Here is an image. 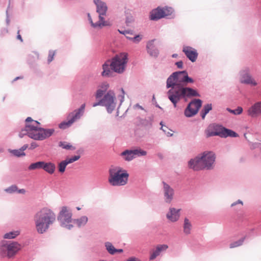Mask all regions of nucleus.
I'll list each match as a JSON object with an SVG mask.
<instances>
[{
	"instance_id": "nucleus-26",
	"label": "nucleus",
	"mask_w": 261,
	"mask_h": 261,
	"mask_svg": "<svg viewBox=\"0 0 261 261\" xmlns=\"http://www.w3.org/2000/svg\"><path fill=\"white\" fill-rule=\"evenodd\" d=\"M102 70L103 71L101 72L102 76L109 77L112 75L113 71L111 69L110 61H106L102 65Z\"/></svg>"
},
{
	"instance_id": "nucleus-14",
	"label": "nucleus",
	"mask_w": 261,
	"mask_h": 261,
	"mask_svg": "<svg viewBox=\"0 0 261 261\" xmlns=\"http://www.w3.org/2000/svg\"><path fill=\"white\" fill-rule=\"evenodd\" d=\"M172 9L171 8H160L153 10L150 13V19L151 20H158L166 16L169 15L172 13Z\"/></svg>"
},
{
	"instance_id": "nucleus-8",
	"label": "nucleus",
	"mask_w": 261,
	"mask_h": 261,
	"mask_svg": "<svg viewBox=\"0 0 261 261\" xmlns=\"http://www.w3.org/2000/svg\"><path fill=\"white\" fill-rule=\"evenodd\" d=\"M110 62L111 69L114 72L122 73L126 68L127 63V55L125 53L117 55L111 59Z\"/></svg>"
},
{
	"instance_id": "nucleus-40",
	"label": "nucleus",
	"mask_w": 261,
	"mask_h": 261,
	"mask_svg": "<svg viewBox=\"0 0 261 261\" xmlns=\"http://www.w3.org/2000/svg\"><path fill=\"white\" fill-rule=\"evenodd\" d=\"M18 190L17 187L15 185H12L11 187L6 189L5 191L8 193H12L16 192Z\"/></svg>"
},
{
	"instance_id": "nucleus-46",
	"label": "nucleus",
	"mask_w": 261,
	"mask_h": 261,
	"mask_svg": "<svg viewBox=\"0 0 261 261\" xmlns=\"http://www.w3.org/2000/svg\"><path fill=\"white\" fill-rule=\"evenodd\" d=\"M97 106H102V100H100L98 102H95L94 103H93L92 105V106L93 107H95Z\"/></svg>"
},
{
	"instance_id": "nucleus-24",
	"label": "nucleus",
	"mask_w": 261,
	"mask_h": 261,
	"mask_svg": "<svg viewBox=\"0 0 261 261\" xmlns=\"http://www.w3.org/2000/svg\"><path fill=\"white\" fill-rule=\"evenodd\" d=\"M154 40H152L147 43V50L150 56L153 57H157L159 55V50L154 44Z\"/></svg>"
},
{
	"instance_id": "nucleus-21",
	"label": "nucleus",
	"mask_w": 261,
	"mask_h": 261,
	"mask_svg": "<svg viewBox=\"0 0 261 261\" xmlns=\"http://www.w3.org/2000/svg\"><path fill=\"white\" fill-rule=\"evenodd\" d=\"M165 199L166 202L170 203L174 194V190L168 184L163 182Z\"/></svg>"
},
{
	"instance_id": "nucleus-10",
	"label": "nucleus",
	"mask_w": 261,
	"mask_h": 261,
	"mask_svg": "<svg viewBox=\"0 0 261 261\" xmlns=\"http://www.w3.org/2000/svg\"><path fill=\"white\" fill-rule=\"evenodd\" d=\"M72 213L70 208L67 206H62L58 214V220L62 226L70 229L72 227L70 224L72 222Z\"/></svg>"
},
{
	"instance_id": "nucleus-37",
	"label": "nucleus",
	"mask_w": 261,
	"mask_h": 261,
	"mask_svg": "<svg viewBox=\"0 0 261 261\" xmlns=\"http://www.w3.org/2000/svg\"><path fill=\"white\" fill-rule=\"evenodd\" d=\"M10 152L14 155L19 157L21 156H24L25 153L20 149L18 150H12L10 151Z\"/></svg>"
},
{
	"instance_id": "nucleus-47",
	"label": "nucleus",
	"mask_w": 261,
	"mask_h": 261,
	"mask_svg": "<svg viewBox=\"0 0 261 261\" xmlns=\"http://www.w3.org/2000/svg\"><path fill=\"white\" fill-rule=\"evenodd\" d=\"M127 261H141V260L136 257H130V258H128L127 259Z\"/></svg>"
},
{
	"instance_id": "nucleus-39",
	"label": "nucleus",
	"mask_w": 261,
	"mask_h": 261,
	"mask_svg": "<svg viewBox=\"0 0 261 261\" xmlns=\"http://www.w3.org/2000/svg\"><path fill=\"white\" fill-rule=\"evenodd\" d=\"M119 31L121 34H124L127 38L130 40L132 39L133 37L134 36L133 33L129 31H120L119 30Z\"/></svg>"
},
{
	"instance_id": "nucleus-50",
	"label": "nucleus",
	"mask_w": 261,
	"mask_h": 261,
	"mask_svg": "<svg viewBox=\"0 0 261 261\" xmlns=\"http://www.w3.org/2000/svg\"><path fill=\"white\" fill-rule=\"evenodd\" d=\"M237 203H240L242 205L243 204L242 201L240 200H239L237 202H234V203H232L231 205V206H233L236 205Z\"/></svg>"
},
{
	"instance_id": "nucleus-4",
	"label": "nucleus",
	"mask_w": 261,
	"mask_h": 261,
	"mask_svg": "<svg viewBox=\"0 0 261 261\" xmlns=\"http://www.w3.org/2000/svg\"><path fill=\"white\" fill-rule=\"evenodd\" d=\"M96 6V12L99 14L98 20L93 21L91 16L88 14V18L91 25L94 28L101 29L104 27L110 26L111 23L109 20H106L103 17L106 15L108 7L106 4L101 0H94Z\"/></svg>"
},
{
	"instance_id": "nucleus-7",
	"label": "nucleus",
	"mask_w": 261,
	"mask_h": 261,
	"mask_svg": "<svg viewBox=\"0 0 261 261\" xmlns=\"http://www.w3.org/2000/svg\"><path fill=\"white\" fill-rule=\"evenodd\" d=\"M21 245L17 242H3L0 245V254L3 257H13L21 249Z\"/></svg>"
},
{
	"instance_id": "nucleus-51",
	"label": "nucleus",
	"mask_w": 261,
	"mask_h": 261,
	"mask_svg": "<svg viewBox=\"0 0 261 261\" xmlns=\"http://www.w3.org/2000/svg\"><path fill=\"white\" fill-rule=\"evenodd\" d=\"M18 193H21V194H24L25 193V190L23 189H20L17 191Z\"/></svg>"
},
{
	"instance_id": "nucleus-25",
	"label": "nucleus",
	"mask_w": 261,
	"mask_h": 261,
	"mask_svg": "<svg viewBox=\"0 0 261 261\" xmlns=\"http://www.w3.org/2000/svg\"><path fill=\"white\" fill-rule=\"evenodd\" d=\"M180 210V209L176 210L175 208H170L169 213L167 214V218L172 222L177 221L180 216L179 214Z\"/></svg>"
},
{
	"instance_id": "nucleus-28",
	"label": "nucleus",
	"mask_w": 261,
	"mask_h": 261,
	"mask_svg": "<svg viewBox=\"0 0 261 261\" xmlns=\"http://www.w3.org/2000/svg\"><path fill=\"white\" fill-rule=\"evenodd\" d=\"M184 232L188 235L191 233V231L192 228V225L191 223L190 222V220L186 218L184 220Z\"/></svg>"
},
{
	"instance_id": "nucleus-18",
	"label": "nucleus",
	"mask_w": 261,
	"mask_h": 261,
	"mask_svg": "<svg viewBox=\"0 0 261 261\" xmlns=\"http://www.w3.org/2000/svg\"><path fill=\"white\" fill-rule=\"evenodd\" d=\"M182 51L192 62H194L196 61L198 54L196 49L191 46L185 45L182 47Z\"/></svg>"
},
{
	"instance_id": "nucleus-6",
	"label": "nucleus",
	"mask_w": 261,
	"mask_h": 261,
	"mask_svg": "<svg viewBox=\"0 0 261 261\" xmlns=\"http://www.w3.org/2000/svg\"><path fill=\"white\" fill-rule=\"evenodd\" d=\"M109 182L113 186H124L126 184L129 176L127 171L120 167L110 169Z\"/></svg>"
},
{
	"instance_id": "nucleus-3",
	"label": "nucleus",
	"mask_w": 261,
	"mask_h": 261,
	"mask_svg": "<svg viewBox=\"0 0 261 261\" xmlns=\"http://www.w3.org/2000/svg\"><path fill=\"white\" fill-rule=\"evenodd\" d=\"M167 95L168 98L172 102L175 108L176 107L177 103L182 98L199 96V94L195 90L185 87H181L177 89H171L167 92Z\"/></svg>"
},
{
	"instance_id": "nucleus-20",
	"label": "nucleus",
	"mask_w": 261,
	"mask_h": 261,
	"mask_svg": "<svg viewBox=\"0 0 261 261\" xmlns=\"http://www.w3.org/2000/svg\"><path fill=\"white\" fill-rule=\"evenodd\" d=\"M80 158V155H74L71 158L66 159L65 160L62 161L59 164V171L61 173L64 172L66 166L72 163Z\"/></svg>"
},
{
	"instance_id": "nucleus-42",
	"label": "nucleus",
	"mask_w": 261,
	"mask_h": 261,
	"mask_svg": "<svg viewBox=\"0 0 261 261\" xmlns=\"http://www.w3.org/2000/svg\"><path fill=\"white\" fill-rule=\"evenodd\" d=\"M60 146H61L63 148L66 149H75L74 147L69 145V144H67L65 142H61Z\"/></svg>"
},
{
	"instance_id": "nucleus-9",
	"label": "nucleus",
	"mask_w": 261,
	"mask_h": 261,
	"mask_svg": "<svg viewBox=\"0 0 261 261\" xmlns=\"http://www.w3.org/2000/svg\"><path fill=\"white\" fill-rule=\"evenodd\" d=\"M85 106L86 105L84 103L82 105L79 109L69 113L67 116V121L61 122L59 124V128L63 129H66L70 127L75 121L79 119L84 113Z\"/></svg>"
},
{
	"instance_id": "nucleus-16",
	"label": "nucleus",
	"mask_w": 261,
	"mask_h": 261,
	"mask_svg": "<svg viewBox=\"0 0 261 261\" xmlns=\"http://www.w3.org/2000/svg\"><path fill=\"white\" fill-rule=\"evenodd\" d=\"M146 154L145 151L141 149L126 150L122 152L121 155L123 156L125 160L129 161L137 156H143Z\"/></svg>"
},
{
	"instance_id": "nucleus-11",
	"label": "nucleus",
	"mask_w": 261,
	"mask_h": 261,
	"mask_svg": "<svg viewBox=\"0 0 261 261\" xmlns=\"http://www.w3.org/2000/svg\"><path fill=\"white\" fill-rule=\"evenodd\" d=\"M101 100L102 106L106 107L108 113H112L116 107L115 96L114 92L109 91Z\"/></svg>"
},
{
	"instance_id": "nucleus-27",
	"label": "nucleus",
	"mask_w": 261,
	"mask_h": 261,
	"mask_svg": "<svg viewBox=\"0 0 261 261\" xmlns=\"http://www.w3.org/2000/svg\"><path fill=\"white\" fill-rule=\"evenodd\" d=\"M109 88V85L107 82L102 83L98 87L95 94L96 98H100L104 94V93Z\"/></svg>"
},
{
	"instance_id": "nucleus-2",
	"label": "nucleus",
	"mask_w": 261,
	"mask_h": 261,
	"mask_svg": "<svg viewBox=\"0 0 261 261\" xmlns=\"http://www.w3.org/2000/svg\"><path fill=\"white\" fill-rule=\"evenodd\" d=\"M55 213L48 207H43L34 216V221L37 232L43 234L46 232L50 226L56 221Z\"/></svg>"
},
{
	"instance_id": "nucleus-31",
	"label": "nucleus",
	"mask_w": 261,
	"mask_h": 261,
	"mask_svg": "<svg viewBox=\"0 0 261 261\" xmlns=\"http://www.w3.org/2000/svg\"><path fill=\"white\" fill-rule=\"evenodd\" d=\"M20 231L19 230H15L10 231L5 233L4 236V238L6 239H13L19 236Z\"/></svg>"
},
{
	"instance_id": "nucleus-45",
	"label": "nucleus",
	"mask_w": 261,
	"mask_h": 261,
	"mask_svg": "<svg viewBox=\"0 0 261 261\" xmlns=\"http://www.w3.org/2000/svg\"><path fill=\"white\" fill-rule=\"evenodd\" d=\"M175 65L177 66V67L178 68H182L183 67V63L181 61H179V62H177L176 63H175Z\"/></svg>"
},
{
	"instance_id": "nucleus-12",
	"label": "nucleus",
	"mask_w": 261,
	"mask_h": 261,
	"mask_svg": "<svg viewBox=\"0 0 261 261\" xmlns=\"http://www.w3.org/2000/svg\"><path fill=\"white\" fill-rule=\"evenodd\" d=\"M204 169H211L214 163L215 156L212 152H204L200 155Z\"/></svg>"
},
{
	"instance_id": "nucleus-29",
	"label": "nucleus",
	"mask_w": 261,
	"mask_h": 261,
	"mask_svg": "<svg viewBox=\"0 0 261 261\" xmlns=\"http://www.w3.org/2000/svg\"><path fill=\"white\" fill-rule=\"evenodd\" d=\"M88 220V217L86 216H82L80 219H75L73 221V223L76 224L78 227L84 226L87 223Z\"/></svg>"
},
{
	"instance_id": "nucleus-1",
	"label": "nucleus",
	"mask_w": 261,
	"mask_h": 261,
	"mask_svg": "<svg viewBox=\"0 0 261 261\" xmlns=\"http://www.w3.org/2000/svg\"><path fill=\"white\" fill-rule=\"evenodd\" d=\"M25 127L21 129L19 136L27 135L29 137L37 140H43L51 136L55 132L54 129H44L39 127L40 123L32 119L31 117H28L25 120Z\"/></svg>"
},
{
	"instance_id": "nucleus-33",
	"label": "nucleus",
	"mask_w": 261,
	"mask_h": 261,
	"mask_svg": "<svg viewBox=\"0 0 261 261\" xmlns=\"http://www.w3.org/2000/svg\"><path fill=\"white\" fill-rule=\"evenodd\" d=\"M105 246L108 252L111 254H114L116 253V248L110 242H106Z\"/></svg>"
},
{
	"instance_id": "nucleus-13",
	"label": "nucleus",
	"mask_w": 261,
	"mask_h": 261,
	"mask_svg": "<svg viewBox=\"0 0 261 261\" xmlns=\"http://www.w3.org/2000/svg\"><path fill=\"white\" fill-rule=\"evenodd\" d=\"M202 101L200 99H195L188 105L185 111V115L188 117L196 114L201 106Z\"/></svg>"
},
{
	"instance_id": "nucleus-53",
	"label": "nucleus",
	"mask_w": 261,
	"mask_h": 261,
	"mask_svg": "<svg viewBox=\"0 0 261 261\" xmlns=\"http://www.w3.org/2000/svg\"><path fill=\"white\" fill-rule=\"evenodd\" d=\"M123 252V250L121 249H116V253H121Z\"/></svg>"
},
{
	"instance_id": "nucleus-49",
	"label": "nucleus",
	"mask_w": 261,
	"mask_h": 261,
	"mask_svg": "<svg viewBox=\"0 0 261 261\" xmlns=\"http://www.w3.org/2000/svg\"><path fill=\"white\" fill-rule=\"evenodd\" d=\"M17 38L18 39H19L21 42L23 41L21 35L19 34V31H18V32H17Z\"/></svg>"
},
{
	"instance_id": "nucleus-30",
	"label": "nucleus",
	"mask_w": 261,
	"mask_h": 261,
	"mask_svg": "<svg viewBox=\"0 0 261 261\" xmlns=\"http://www.w3.org/2000/svg\"><path fill=\"white\" fill-rule=\"evenodd\" d=\"M42 168L45 170L46 172H48L49 173L51 174L54 173L55 171V166L54 164L51 163H45L43 162V165H42Z\"/></svg>"
},
{
	"instance_id": "nucleus-54",
	"label": "nucleus",
	"mask_w": 261,
	"mask_h": 261,
	"mask_svg": "<svg viewBox=\"0 0 261 261\" xmlns=\"http://www.w3.org/2000/svg\"><path fill=\"white\" fill-rule=\"evenodd\" d=\"M177 56H178V55L176 54H173L172 56V57L173 58H176Z\"/></svg>"
},
{
	"instance_id": "nucleus-43",
	"label": "nucleus",
	"mask_w": 261,
	"mask_h": 261,
	"mask_svg": "<svg viewBox=\"0 0 261 261\" xmlns=\"http://www.w3.org/2000/svg\"><path fill=\"white\" fill-rule=\"evenodd\" d=\"M141 39L142 38L140 35H134V37H133L132 40L134 43H138L140 41Z\"/></svg>"
},
{
	"instance_id": "nucleus-34",
	"label": "nucleus",
	"mask_w": 261,
	"mask_h": 261,
	"mask_svg": "<svg viewBox=\"0 0 261 261\" xmlns=\"http://www.w3.org/2000/svg\"><path fill=\"white\" fill-rule=\"evenodd\" d=\"M42 165H43V162H38L31 164L29 167V169L32 170L36 169H40L42 168Z\"/></svg>"
},
{
	"instance_id": "nucleus-19",
	"label": "nucleus",
	"mask_w": 261,
	"mask_h": 261,
	"mask_svg": "<svg viewBox=\"0 0 261 261\" xmlns=\"http://www.w3.org/2000/svg\"><path fill=\"white\" fill-rule=\"evenodd\" d=\"M188 167L189 168L195 171H199L204 169L200 155L194 159H191L188 162Z\"/></svg>"
},
{
	"instance_id": "nucleus-57",
	"label": "nucleus",
	"mask_w": 261,
	"mask_h": 261,
	"mask_svg": "<svg viewBox=\"0 0 261 261\" xmlns=\"http://www.w3.org/2000/svg\"><path fill=\"white\" fill-rule=\"evenodd\" d=\"M77 209L78 210H80L81 208H80V207H77Z\"/></svg>"
},
{
	"instance_id": "nucleus-15",
	"label": "nucleus",
	"mask_w": 261,
	"mask_h": 261,
	"mask_svg": "<svg viewBox=\"0 0 261 261\" xmlns=\"http://www.w3.org/2000/svg\"><path fill=\"white\" fill-rule=\"evenodd\" d=\"M225 128L221 125L213 124L208 126L205 132L207 137L219 136L223 137Z\"/></svg>"
},
{
	"instance_id": "nucleus-55",
	"label": "nucleus",
	"mask_w": 261,
	"mask_h": 261,
	"mask_svg": "<svg viewBox=\"0 0 261 261\" xmlns=\"http://www.w3.org/2000/svg\"><path fill=\"white\" fill-rule=\"evenodd\" d=\"M138 107H139L140 109H143V108H142V107L141 106H138Z\"/></svg>"
},
{
	"instance_id": "nucleus-36",
	"label": "nucleus",
	"mask_w": 261,
	"mask_h": 261,
	"mask_svg": "<svg viewBox=\"0 0 261 261\" xmlns=\"http://www.w3.org/2000/svg\"><path fill=\"white\" fill-rule=\"evenodd\" d=\"M227 110L228 112L234 115H240L243 112V108L241 107H238L235 110H231L230 109H227Z\"/></svg>"
},
{
	"instance_id": "nucleus-52",
	"label": "nucleus",
	"mask_w": 261,
	"mask_h": 261,
	"mask_svg": "<svg viewBox=\"0 0 261 261\" xmlns=\"http://www.w3.org/2000/svg\"><path fill=\"white\" fill-rule=\"evenodd\" d=\"M28 145L25 144V145H24L21 148H20V150H22L23 152L24 150H25L27 148H28Z\"/></svg>"
},
{
	"instance_id": "nucleus-22",
	"label": "nucleus",
	"mask_w": 261,
	"mask_h": 261,
	"mask_svg": "<svg viewBox=\"0 0 261 261\" xmlns=\"http://www.w3.org/2000/svg\"><path fill=\"white\" fill-rule=\"evenodd\" d=\"M240 82L242 83L250 84L252 86H256L257 83L252 76L246 72H243L241 73Z\"/></svg>"
},
{
	"instance_id": "nucleus-48",
	"label": "nucleus",
	"mask_w": 261,
	"mask_h": 261,
	"mask_svg": "<svg viewBox=\"0 0 261 261\" xmlns=\"http://www.w3.org/2000/svg\"><path fill=\"white\" fill-rule=\"evenodd\" d=\"M38 145L36 144V143H31V146H30V149H35L36 147H37Z\"/></svg>"
},
{
	"instance_id": "nucleus-38",
	"label": "nucleus",
	"mask_w": 261,
	"mask_h": 261,
	"mask_svg": "<svg viewBox=\"0 0 261 261\" xmlns=\"http://www.w3.org/2000/svg\"><path fill=\"white\" fill-rule=\"evenodd\" d=\"M244 241V239L239 240L237 241L234 242L230 244V248H233L239 247L242 245Z\"/></svg>"
},
{
	"instance_id": "nucleus-17",
	"label": "nucleus",
	"mask_w": 261,
	"mask_h": 261,
	"mask_svg": "<svg viewBox=\"0 0 261 261\" xmlns=\"http://www.w3.org/2000/svg\"><path fill=\"white\" fill-rule=\"evenodd\" d=\"M247 114L251 118L261 116V101L255 102L247 111Z\"/></svg>"
},
{
	"instance_id": "nucleus-32",
	"label": "nucleus",
	"mask_w": 261,
	"mask_h": 261,
	"mask_svg": "<svg viewBox=\"0 0 261 261\" xmlns=\"http://www.w3.org/2000/svg\"><path fill=\"white\" fill-rule=\"evenodd\" d=\"M212 110V105L207 104L203 107V110L201 112V116L203 119H204L206 115Z\"/></svg>"
},
{
	"instance_id": "nucleus-44",
	"label": "nucleus",
	"mask_w": 261,
	"mask_h": 261,
	"mask_svg": "<svg viewBox=\"0 0 261 261\" xmlns=\"http://www.w3.org/2000/svg\"><path fill=\"white\" fill-rule=\"evenodd\" d=\"M55 55V53L54 51H50L49 53L48 56V63L51 62L53 60Z\"/></svg>"
},
{
	"instance_id": "nucleus-41",
	"label": "nucleus",
	"mask_w": 261,
	"mask_h": 261,
	"mask_svg": "<svg viewBox=\"0 0 261 261\" xmlns=\"http://www.w3.org/2000/svg\"><path fill=\"white\" fill-rule=\"evenodd\" d=\"M161 125H162V130L168 136H171L173 135L172 131L168 128V127L166 126H163L162 125V122H161Z\"/></svg>"
},
{
	"instance_id": "nucleus-56",
	"label": "nucleus",
	"mask_w": 261,
	"mask_h": 261,
	"mask_svg": "<svg viewBox=\"0 0 261 261\" xmlns=\"http://www.w3.org/2000/svg\"><path fill=\"white\" fill-rule=\"evenodd\" d=\"M19 79V77H17L14 80H16L17 79Z\"/></svg>"
},
{
	"instance_id": "nucleus-5",
	"label": "nucleus",
	"mask_w": 261,
	"mask_h": 261,
	"mask_svg": "<svg viewBox=\"0 0 261 261\" xmlns=\"http://www.w3.org/2000/svg\"><path fill=\"white\" fill-rule=\"evenodd\" d=\"M193 80L189 77L186 71L175 72L172 73L167 80V87L172 89L184 87L188 83H193Z\"/></svg>"
},
{
	"instance_id": "nucleus-58",
	"label": "nucleus",
	"mask_w": 261,
	"mask_h": 261,
	"mask_svg": "<svg viewBox=\"0 0 261 261\" xmlns=\"http://www.w3.org/2000/svg\"><path fill=\"white\" fill-rule=\"evenodd\" d=\"M121 90H122V91L123 92H124V91H123V89H121Z\"/></svg>"
},
{
	"instance_id": "nucleus-35",
	"label": "nucleus",
	"mask_w": 261,
	"mask_h": 261,
	"mask_svg": "<svg viewBox=\"0 0 261 261\" xmlns=\"http://www.w3.org/2000/svg\"><path fill=\"white\" fill-rule=\"evenodd\" d=\"M224 132L223 137H227L228 136L236 137L238 136V134L236 132H234L231 130H230V129L225 128V129L224 130Z\"/></svg>"
},
{
	"instance_id": "nucleus-23",
	"label": "nucleus",
	"mask_w": 261,
	"mask_h": 261,
	"mask_svg": "<svg viewBox=\"0 0 261 261\" xmlns=\"http://www.w3.org/2000/svg\"><path fill=\"white\" fill-rule=\"evenodd\" d=\"M168 248L167 245H159L155 249L152 250L150 251V260L154 259L158 256H159L162 251L166 250Z\"/></svg>"
}]
</instances>
